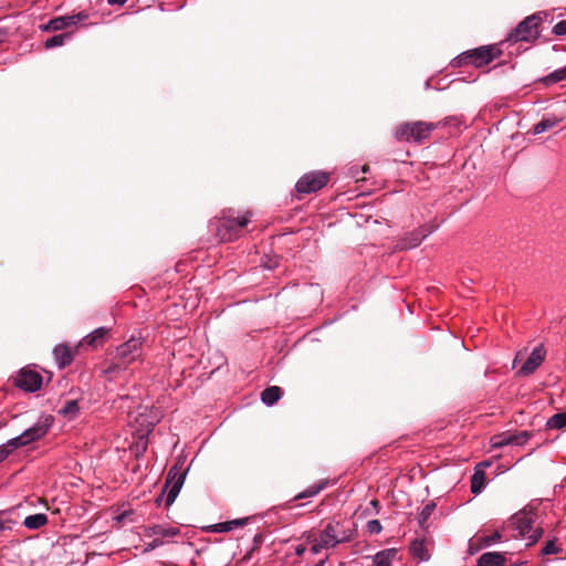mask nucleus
<instances>
[{
    "label": "nucleus",
    "instance_id": "35",
    "mask_svg": "<svg viewBox=\"0 0 566 566\" xmlns=\"http://www.w3.org/2000/svg\"><path fill=\"white\" fill-rule=\"evenodd\" d=\"M307 539L313 544L311 551L314 554H318L325 546H322V542L314 534H310Z\"/></svg>",
    "mask_w": 566,
    "mask_h": 566
},
{
    "label": "nucleus",
    "instance_id": "20",
    "mask_svg": "<svg viewBox=\"0 0 566 566\" xmlns=\"http://www.w3.org/2000/svg\"><path fill=\"white\" fill-rule=\"evenodd\" d=\"M485 472L480 467H475L474 473L471 476V492L479 494L484 488Z\"/></svg>",
    "mask_w": 566,
    "mask_h": 566
},
{
    "label": "nucleus",
    "instance_id": "16",
    "mask_svg": "<svg viewBox=\"0 0 566 566\" xmlns=\"http://www.w3.org/2000/svg\"><path fill=\"white\" fill-rule=\"evenodd\" d=\"M397 555L398 549L396 548L380 551L373 557V566H391Z\"/></svg>",
    "mask_w": 566,
    "mask_h": 566
},
{
    "label": "nucleus",
    "instance_id": "43",
    "mask_svg": "<svg viewBox=\"0 0 566 566\" xmlns=\"http://www.w3.org/2000/svg\"><path fill=\"white\" fill-rule=\"evenodd\" d=\"M501 538V535L499 532H495L492 536H490L486 541L488 544L496 542Z\"/></svg>",
    "mask_w": 566,
    "mask_h": 566
},
{
    "label": "nucleus",
    "instance_id": "46",
    "mask_svg": "<svg viewBox=\"0 0 566 566\" xmlns=\"http://www.w3.org/2000/svg\"><path fill=\"white\" fill-rule=\"evenodd\" d=\"M490 465H491V463L489 461H483V462H480L476 467H480L481 469L484 470V468H488Z\"/></svg>",
    "mask_w": 566,
    "mask_h": 566
},
{
    "label": "nucleus",
    "instance_id": "14",
    "mask_svg": "<svg viewBox=\"0 0 566 566\" xmlns=\"http://www.w3.org/2000/svg\"><path fill=\"white\" fill-rule=\"evenodd\" d=\"M74 25V21L70 19V15H61L51 19L46 24L40 27L41 30L46 32H55L69 29Z\"/></svg>",
    "mask_w": 566,
    "mask_h": 566
},
{
    "label": "nucleus",
    "instance_id": "11",
    "mask_svg": "<svg viewBox=\"0 0 566 566\" xmlns=\"http://www.w3.org/2000/svg\"><path fill=\"white\" fill-rule=\"evenodd\" d=\"M510 527L517 531L515 536L524 537L531 532V516L526 507L515 513L509 523Z\"/></svg>",
    "mask_w": 566,
    "mask_h": 566
},
{
    "label": "nucleus",
    "instance_id": "44",
    "mask_svg": "<svg viewBox=\"0 0 566 566\" xmlns=\"http://www.w3.org/2000/svg\"><path fill=\"white\" fill-rule=\"evenodd\" d=\"M107 2L111 6H124L127 0H107Z\"/></svg>",
    "mask_w": 566,
    "mask_h": 566
},
{
    "label": "nucleus",
    "instance_id": "6",
    "mask_svg": "<svg viewBox=\"0 0 566 566\" xmlns=\"http://www.w3.org/2000/svg\"><path fill=\"white\" fill-rule=\"evenodd\" d=\"M500 53V50L494 45L480 46L460 55L459 64H473L476 67H481L491 63Z\"/></svg>",
    "mask_w": 566,
    "mask_h": 566
},
{
    "label": "nucleus",
    "instance_id": "27",
    "mask_svg": "<svg viewBox=\"0 0 566 566\" xmlns=\"http://www.w3.org/2000/svg\"><path fill=\"white\" fill-rule=\"evenodd\" d=\"M557 119L554 118H544L538 124L533 126V135L542 134L551 128H553L557 124Z\"/></svg>",
    "mask_w": 566,
    "mask_h": 566
},
{
    "label": "nucleus",
    "instance_id": "47",
    "mask_svg": "<svg viewBox=\"0 0 566 566\" xmlns=\"http://www.w3.org/2000/svg\"><path fill=\"white\" fill-rule=\"evenodd\" d=\"M158 545H159L158 541H156V539H155V541H153V542L149 544V546H148V548H147L146 551H148V549H153V548H155V547H156V546H158Z\"/></svg>",
    "mask_w": 566,
    "mask_h": 566
},
{
    "label": "nucleus",
    "instance_id": "10",
    "mask_svg": "<svg viewBox=\"0 0 566 566\" xmlns=\"http://www.w3.org/2000/svg\"><path fill=\"white\" fill-rule=\"evenodd\" d=\"M339 522H329L317 537L325 548L335 547L337 544L349 541V536L339 537L337 531Z\"/></svg>",
    "mask_w": 566,
    "mask_h": 566
},
{
    "label": "nucleus",
    "instance_id": "19",
    "mask_svg": "<svg viewBox=\"0 0 566 566\" xmlns=\"http://www.w3.org/2000/svg\"><path fill=\"white\" fill-rule=\"evenodd\" d=\"M282 394L283 391L279 386H271L262 391L261 400L268 406H273L282 397Z\"/></svg>",
    "mask_w": 566,
    "mask_h": 566
},
{
    "label": "nucleus",
    "instance_id": "36",
    "mask_svg": "<svg viewBox=\"0 0 566 566\" xmlns=\"http://www.w3.org/2000/svg\"><path fill=\"white\" fill-rule=\"evenodd\" d=\"M367 530L370 534H378L381 532L382 527L378 520H371L367 523Z\"/></svg>",
    "mask_w": 566,
    "mask_h": 566
},
{
    "label": "nucleus",
    "instance_id": "9",
    "mask_svg": "<svg viewBox=\"0 0 566 566\" xmlns=\"http://www.w3.org/2000/svg\"><path fill=\"white\" fill-rule=\"evenodd\" d=\"M530 434L526 430L518 432L506 431L495 434L491 438V447L493 449L502 448L505 446H524L528 441Z\"/></svg>",
    "mask_w": 566,
    "mask_h": 566
},
{
    "label": "nucleus",
    "instance_id": "26",
    "mask_svg": "<svg viewBox=\"0 0 566 566\" xmlns=\"http://www.w3.org/2000/svg\"><path fill=\"white\" fill-rule=\"evenodd\" d=\"M546 427L549 429H563L566 427V412H559L552 416L547 420Z\"/></svg>",
    "mask_w": 566,
    "mask_h": 566
},
{
    "label": "nucleus",
    "instance_id": "22",
    "mask_svg": "<svg viewBox=\"0 0 566 566\" xmlns=\"http://www.w3.org/2000/svg\"><path fill=\"white\" fill-rule=\"evenodd\" d=\"M248 521L249 518H237L232 521L218 523L214 525V531L220 533L230 532L237 527L244 526L248 523Z\"/></svg>",
    "mask_w": 566,
    "mask_h": 566
},
{
    "label": "nucleus",
    "instance_id": "8",
    "mask_svg": "<svg viewBox=\"0 0 566 566\" xmlns=\"http://www.w3.org/2000/svg\"><path fill=\"white\" fill-rule=\"evenodd\" d=\"M42 382V376L29 367L22 368L13 379L14 386L29 392L39 390Z\"/></svg>",
    "mask_w": 566,
    "mask_h": 566
},
{
    "label": "nucleus",
    "instance_id": "40",
    "mask_svg": "<svg viewBox=\"0 0 566 566\" xmlns=\"http://www.w3.org/2000/svg\"><path fill=\"white\" fill-rule=\"evenodd\" d=\"M235 219V226H239V228L242 230L250 221L249 216H242L234 218Z\"/></svg>",
    "mask_w": 566,
    "mask_h": 566
},
{
    "label": "nucleus",
    "instance_id": "34",
    "mask_svg": "<svg viewBox=\"0 0 566 566\" xmlns=\"http://www.w3.org/2000/svg\"><path fill=\"white\" fill-rule=\"evenodd\" d=\"M560 549L556 546L555 541H548L546 542L545 546L542 548L541 554L542 555H551V554H557Z\"/></svg>",
    "mask_w": 566,
    "mask_h": 566
},
{
    "label": "nucleus",
    "instance_id": "50",
    "mask_svg": "<svg viewBox=\"0 0 566 566\" xmlns=\"http://www.w3.org/2000/svg\"><path fill=\"white\" fill-rule=\"evenodd\" d=\"M363 170H364V171H367V170H368V167H367V166H364Z\"/></svg>",
    "mask_w": 566,
    "mask_h": 566
},
{
    "label": "nucleus",
    "instance_id": "28",
    "mask_svg": "<svg viewBox=\"0 0 566 566\" xmlns=\"http://www.w3.org/2000/svg\"><path fill=\"white\" fill-rule=\"evenodd\" d=\"M324 486H325V483H321L318 485H311L305 491H303V492L298 493L297 495H295L293 501H297V500H301V499L315 496L316 494H318L324 489Z\"/></svg>",
    "mask_w": 566,
    "mask_h": 566
},
{
    "label": "nucleus",
    "instance_id": "21",
    "mask_svg": "<svg viewBox=\"0 0 566 566\" xmlns=\"http://www.w3.org/2000/svg\"><path fill=\"white\" fill-rule=\"evenodd\" d=\"M48 523V516L43 513L29 515L24 518L23 525L29 530H39Z\"/></svg>",
    "mask_w": 566,
    "mask_h": 566
},
{
    "label": "nucleus",
    "instance_id": "29",
    "mask_svg": "<svg viewBox=\"0 0 566 566\" xmlns=\"http://www.w3.org/2000/svg\"><path fill=\"white\" fill-rule=\"evenodd\" d=\"M78 410V402L76 400H67L60 412L65 417L74 418Z\"/></svg>",
    "mask_w": 566,
    "mask_h": 566
},
{
    "label": "nucleus",
    "instance_id": "12",
    "mask_svg": "<svg viewBox=\"0 0 566 566\" xmlns=\"http://www.w3.org/2000/svg\"><path fill=\"white\" fill-rule=\"evenodd\" d=\"M432 232V228L423 227L417 229L410 233H408L405 238H402L397 247L400 250H408L418 247L422 240H424Z\"/></svg>",
    "mask_w": 566,
    "mask_h": 566
},
{
    "label": "nucleus",
    "instance_id": "45",
    "mask_svg": "<svg viewBox=\"0 0 566 566\" xmlns=\"http://www.w3.org/2000/svg\"><path fill=\"white\" fill-rule=\"evenodd\" d=\"M304 552H305V547H304V546H301V545H300V546H297V547H296V549H295V553H296V555H298V556L303 555V554H304Z\"/></svg>",
    "mask_w": 566,
    "mask_h": 566
},
{
    "label": "nucleus",
    "instance_id": "31",
    "mask_svg": "<svg viewBox=\"0 0 566 566\" xmlns=\"http://www.w3.org/2000/svg\"><path fill=\"white\" fill-rule=\"evenodd\" d=\"M546 356V350L543 346V344L536 346L533 348V369H535L537 366H539Z\"/></svg>",
    "mask_w": 566,
    "mask_h": 566
},
{
    "label": "nucleus",
    "instance_id": "18",
    "mask_svg": "<svg viewBox=\"0 0 566 566\" xmlns=\"http://www.w3.org/2000/svg\"><path fill=\"white\" fill-rule=\"evenodd\" d=\"M505 558L499 552H488L478 559V566H504Z\"/></svg>",
    "mask_w": 566,
    "mask_h": 566
},
{
    "label": "nucleus",
    "instance_id": "1",
    "mask_svg": "<svg viewBox=\"0 0 566 566\" xmlns=\"http://www.w3.org/2000/svg\"><path fill=\"white\" fill-rule=\"evenodd\" d=\"M142 356L140 338L130 337L126 343L115 349L113 360L105 369L106 374H114L126 369L132 363Z\"/></svg>",
    "mask_w": 566,
    "mask_h": 566
},
{
    "label": "nucleus",
    "instance_id": "7",
    "mask_svg": "<svg viewBox=\"0 0 566 566\" xmlns=\"http://www.w3.org/2000/svg\"><path fill=\"white\" fill-rule=\"evenodd\" d=\"M328 181V175L322 171H312L305 174L296 182V191L300 193H311L322 189Z\"/></svg>",
    "mask_w": 566,
    "mask_h": 566
},
{
    "label": "nucleus",
    "instance_id": "24",
    "mask_svg": "<svg viewBox=\"0 0 566 566\" xmlns=\"http://www.w3.org/2000/svg\"><path fill=\"white\" fill-rule=\"evenodd\" d=\"M566 80V66L555 70L554 72L549 73L547 76L541 77L537 80V82H542L545 85L558 83Z\"/></svg>",
    "mask_w": 566,
    "mask_h": 566
},
{
    "label": "nucleus",
    "instance_id": "32",
    "mask_svg": "<svg viewBox=\"0 0 566 566\" xmlns=\"http://www.w3.org/2000/svg\"><path fill=\"white\" fill-rule=\"evenodd\" d=\"M69 36H70L69 33L54 35L45 41L44 46H45V49L61 46L64 44L65 39Z\"/></svg>",
    "mask_w": 566,
    "mask_h": 566
},
{
    "label": "nucleus",
    "instance_id": "4",
    "mask_svg": "<svg viewBox=\"0 0 566 566\" xmlns=\"http://www.w3.org/2000/svg\"><path fill=\"white\" fill-rule=\"evenodd\" d=\"M52 423V416L40 418L31 428L23 431L19 437L8 440L4 446H8V449L11 450V452L14 449L28 446L29 443L44 437Z\"/></svg>",
    "mask_w": 566,
    "mask_h": 566
},
{
    "label": "nucleus",
    "instance_id": "30",
    "mask_svg": "<svg viewBox=\"0 0 566 566\" xmlns=\"http://www.w3.org/2000/svg\"><path fill=\"white\" fill-rule=\"evenodd\" d=\"M434 509H436V504L431 502V503H428L422 509V511L419 513V515H418V524L421 527L426 526V523L429 520V517L431 516V514L433 513Z\"/></svg>",
    "mask_w": 566,
    "mask_h": 566
},
{
    "label": "nucleus",
    "instance_id": "38",
    "mask_svg": "<svg viewBox=\"0 0 566 566\" xmlns=\"http://www.w3.org/2000/svg\"><path fill=\"white\" fill-rule=\"evenodd\" d=\"M87 18H88V13H86L85 11H81V12H78L76 14L70 15V19L72 21H74V25H76L81 21L86 20Z\"/></svg>",
    "mask_w": 566,
    "mask_h": 566
},
{
    "label": "nucleus",
    "instance_id": "25",
    "mask_svg": "<svg viewBox=\"0 0 566 566\" xmlns=\"http://www.w3.org/2000/svg\"><path fill=\"white\" fill-rule=\"evenodd\" d=\"M523 361L521 369L517 371V375H527L531 371V355L527 354V350H521L517 353L515 360Z\"/></svg>",
    "mask_w": 566,
    "mask_h": 566
},
{
    "label": "nucleus",
    "instance_id": "17",
    "mask_svg": "<svg viewBox=\"0 0 566 566\" xmlns=\"http://www.w3.org/2000/svg\"><path fill=\"white\" fill-rule=\"evenodd\" d=\"M53 353L60 368L66 367L74 359L72 349L66 345H57Z\"/></svg>",
    "mask_w": 566,
    "mask_h": 566
},
{
    "label": "nucleus",
    "instance_id": "15",
    "mask_svg": "<svg viewBox=\"0 0 566 566\" xmlns=\"http://www.w3.org/2000/svg\"><path fill=\"white\" fill-rule=\"evenodd\" d=\"M109 333V328L107 327H98L93 331L91 334L84 337L82 344H86L93 348H96L104 344Z\"/></svg>",
    "mask_w": 566,
    "mask_h": 566
},
{
    "label": "nucleus",
    "instance_id": "3",
    "mask_svg": "<svg viewBox=\"0 0 566 566\" xmlns=\"http://www.w3.org/2000/svg\"><path fill=\"white\" fill-rule=\"evenodd\" d=\"M52 423V416L40 418L31 428L23 431L19 437L8 440L4 446H8V449L11 450V452L14 449L28 446L29 443L44 437Z\"/></svg>",
    "mask_w": 566,
    "mask_h": 566
},
{
    "label": "nucleus",
    "instance_id": "48",
    "mask_svg": "<svg viewBox=\"0 0 566 566\" xmlns=\"http://www.w3.org/2000/svg\"><path fill=\"white\" fill-rule=\"evenodd\" d=\"M10 530V527H6L4 523L0 521V531H3V530Z\"/></svg>",
    "mask_w": 566,
    "mask_h": 566
},
{
    "label": "nucleus",
    "instance_id": "42",
    "mask_svg": "<svg viewBox=\"0 0 566 566\" xmlns=\"http://www.w3.org/2000/svg\"><path fill=\"white\" fill-rule=\"evenodd\" d=\"M543 535V530L541 528H533V544L536 543L538 538H541Z\"/></svg>",
    "mask_w": 566,
    "mask_h": 566
},
{
    "label": "nucleus",
    "instance_id": "39",
    "mask_svg": "<svg viewBox=\"0 0 566 566\" xmlns=\"http://www.w3.org/2000/svg\"><path fill=\"white\" fill-rule=\"evenodd\" d=\"M178 528H161L159 530L158 532H156V534H160L163 536H175L176 534H178Z\"/></svg>",
    "mask_w": 566,
    "mask_h": 566
},
{
    "label": "nucleus",
    "instance_id": "23",
    "mask_svg": "<svg viewBox=\"0 0 566 566\" xmlns=\"http://www.w3.org/2000/svg\"><path fill=\"white\" fill-rule=\"evenodd\" d=\"M410 553L413 557L420 560L429 559V554L426 549L424 542L422 539H415L410 545Z\"/></svg>",
    "mask_w": 566,
    "mask_h": 566
},
{
    "label": "nucleus",
    "instance_id": "2",
    "mask_svg": "<svg viewBox=\"0 0 566 566\" xmlns=\"http://www.w3.org/2000/svg\"><path fill=\"white\" fill-rule=\"evenodd\" d=\"M436 127V124L422 120L401 123L395 128L394 137L398 142L422 143Z\"/></svg>",
    "mask_w": 566,
    "mask_h": 566
},
{
    "label": "nucleus",
    "instance_id": "5",
    "mask_svg": "<svg viewBox=\"0 0 566 566\" xmlns=\"http://www.w3.org/2000/svg\"><path fill=\"white\" fill-rule=\"evenodd\" d=\"M185 478H186V472L182 471L177 465H174L172 468L169 469V471L167 473V478H166L165 488L163 491V492H165L168 489L167 495L165 499L166 506H170L175 502V500H176L177 495L179 494L180 489L184 484ZM163 499H164V493H161L157 497L156 503L159 505L160 502L163 501Z\"/></svg>",
    "mask_w": 566,
    "mask_h": 566
},
{
    "label": "nucleus",
    "instance_id": "13",
    "mask_svg": "<svg viewBox=\"0 0 566 566\" xmlns=\"http://www.w3.org/2000/svg\"><path fill=\"white\" fill-rule=\"evenodd\" d=\"M531 39V15L524 18L523 21L509 34L506 42L510 45L517 44L520 42H528Z\"/></svg>",
    "mask_w": 566,
    "mask_h": 566
},
{
    "label": "nucleus",
    "instance_id": "41",
    "mask_svg": "<svg viewBox=\"0 0 566 566\" xmlns=\"http://www.w3.org/2000/svg\"><path fill=\"white\" fill-rule=\"evenodd\" d=\"M11 453V450L8 449V446H0V462L6 460L9 454Z\"/></svg>",
    "mask_w": 566,
    "mask_h": 566
},
{
    "label": "nucleus",
    "instance_id": "37",
    "mask_svg": "<svg viewBox=\"0 0 566 566\" xmlns=\"http://www.w3.org/2000/svg\"><path fill=\"white\" fill-rule=\"evenodd\" d=\"M553 33L555 35H565L566 34V19L556 23L553 27Z\"/></svg>",
    "mask_w": 566,
    "mask_h": 566
},
{
    "label": "nucleus",
    "instance_id": "33",
    "mask_svg": "<svg viewBox=\"0 0 566 566\" xmlns=\"http://www.w3.org/2000/svg\"><path fill=\"white\" fill-rule=\"evenodd\" d=\"M222 228L224 230H227V232L229 233H233V234H238L239 231L241 230L239 228V226H235V219L234 218H231V219H227L223 223H222Z\"/></svg>",
    "mask_w": 566,
    "mask_h": 566
},
{
    "label": "nucleus",
    "instance_id": "49",
    "mask_svg": "<svg viewBox=\"0 0 566 566\" xmlns=\"http://www.w3.org/2000/svg\"><path fill=\"white\" fill-rule=\"evenodd\" d=\"M4 39V33L0 30V43L3 41Z\"/></svg>",
    "mask_w": 566,
    "mask_h": 566
}]
</instances>
